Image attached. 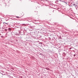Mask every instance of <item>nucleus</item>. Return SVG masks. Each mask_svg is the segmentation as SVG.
<instances>
[{
	"instance_id": "obj_1",
	"label": "nucleus",
	"mask_w": 78,
	"mask_h": 78,
	"mask_svg": "<svg viewBox=\"0 0 78 78\" xmlns=\"http://www.w3.org/2000/svg\"><path fill=\"white\" fill-rule=\"evenodd\" d=\"M5 23V24H7V25H9V24H8V23Z\"/></svg>"
},
{
	"instance_id": "obj_2",
	"label": "nucleus",
	"mask_w": 78,
	"mask_h": 78,
	"mask_svg": "<svg viewBox=\"0 0 78 78\" xmlns=\"http://www.w3.org/2000/svg\"><path fill=\"white\" fill-rule=\"evenodd\" d=\"M16 17L17 18H20L21 17L16 16Z\"/></svg>"
},
{
	"instance_id": "obj_3",
	"label": "nucleus",
	"mask_w": 78,
	"mask_h": 78,
	"mask_svg": "<svg viewBox=\"0 0 78 78\" xmlns=\"http://www.w3.org/2000/svg\"><path fill=\"white\" fill-rule=\"evenodd\" d=\"M63 2H64V3H66V4H67V3L66 2H65L63 1Z\"/></svg>"
},
{
	"instance_id": "obj_4",
	"label": "nucleus",
	"mask_w": 78,
	"mask_h": 78,
	"mask_svg": "<svg viewBox=\"0 0 78 78\" xmlns=\"http://www.w3.org/2000/svg\"><path fill=\"white\" fill-rule=\"evenodd\" d=\"M73 5V6H75V4H74Z\"/></svg>"
},
{
	"instance_id": "obj_5",
	"label": "nucleus",
	"mask_w": 78,
	"mask_h": 78,
	"mask_svg": "<svg viewBox=\"0 0 78 78\" xmlns=\"http://www.w3.org/2000/svg\"><path fill=\"white\" fill-rule=\"evenodd\" d=\"M46 69H47V70H48V69H47V68H46Z\"/></svg>"
},
{
	"instance_id": "obj_6",
	"label": "nucleus",
	"mask_w": 78,
	"mask_h": 78,
	"mask_svg": "<svg viewBox=\"0 0 78 78\" xmlns=\"http://www.w3.org/2000/svg\"><path fill=\"white\" fill-rule=\"evenodd\" d=\"M75 6H76L75 5Z\"/></svg>"
}]
</instances>
